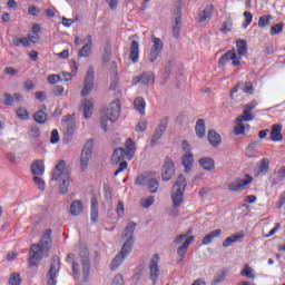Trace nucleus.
I'll return each mask as SVG.
<instances>
[{
	"label": "nucleus",
	"mask_w": 285,
	"mask_h": 285,
	"mask_svg": "<svg viewBox=\"0 0 285 285\" xmlns=\"http://www.w3.org/2000/svg\"><path fill=\"white\" fill-rule=\"evenodd\" d=\"M271 19H273V16L265 14L258 19V28H266L268 23H271Z\"/></svg>",
	"instance_id": "45"
},
{
	"label": "nucleus",
	"mask_w": 285,
	"mask_h": 285,
	"mask_svg": "<svg viewBox=\"0 0 285 285\" xmlns=\"http://www.w3.org/2000/svg\"><path fill=\"white\" fill-rule=\"evenodd\" d=\"M190 233H193V229H189L187 232V234H180L178 236L175 237L174 239V244H176V246H179V244H181V242H184V239H188V235H190Z\"/></svg>",
	"instance_id": "51"
},
{
	"label": "nucleus",
	"mask_w": 285,
	"mask_h": 285,
	"mask_svg": "<svg viewBox=\"0 0 285 285\" xmlns=\"http://www.w3.org/2000/svg\"><path fill=\"white\" fill-rule=\"evenodd\" d=\"M199 166L204 168V170H208L209 173L212 170H215V159L210 157H203L198 160Z\"/></svg>",
	"instance_id": "29"
},
{
	"label": "nucleus",
	"mask_w": 285,
	"mask_h": 285,
	"mask_svg": "<svg viewBox=\"0 0 285 285\" xmlns=\"http://www.w3.org/2000/svg\"><path fill=\"white\" fill-rule=\"evenodd\" d=\"M134 108L140 112L141 116L146 115V100L138 97L134 100Z\"/></svg>",
	"instance_id": "36"
},
{
	"label": "nucleus",
	"mask_w": 285,
	"mask_h": 285,
	"mask_svg": "<svg viewBox=\"0 0 285 285\" xmlns=\"http://www.w3.org/2000/svg\"><path fill=\"white\" fill-rule=\"evenodd\" d=\"M254 87H253V82H245L243 92H245L246 95H253L254 92Z\"/></svg>",
	"instance_id": "60"
},
{
	"label": "nucleus",
	"mask_w": 285,
	"mask_h": 285,
	"mask_svg": "<svg viewBox=\"0 0 285 285\" xmlns=\"http://www.w3.org/2000/svg\"><path fill=\"white\" fill-rule=\"evenodd\" d=\"M82 43H85V46L78 51V57H90V52H92V36H86Z\"/></svg>",
	"instance_id": "18"
},
{
	"label": "nucleus",
	"mask_w": 285,
	"mask_h": 285,
	"mask_svg": "<svg viewBox=\"0 0 285 285\" xmlns=\"http://www.w3.org/2000/svg\"><path fill=\"white\" fill-rule=\"evenodd\" d=\"M186 186H188L186 177L180 174L177 177L171 190V202L174 208H179L184 204V193L186 191Z\"/></svg>",
	"instance_id": "6"
},
{
	"label": "nucleus",
	"mask_w": 285,
	"mask_h": 285,
	"mask_svg": "<svg viewBox=\"0 0 285 285\" xmlns=\"http://www.w3.org/2000/svg\"><path fill=\"white\" fill-rule=\"evenodd\" d=\"M240 275L243 277H247L248 279H254L255 278V271L250 268V266L245 265V268L240 272Z\"/></svg>",
	"instance_id": "43"
},
{
	"label": "nucleus",
	"mask_w": 285,
	"mask_h": 285,
	"mask_svg": "<svg viewBox=\"0 0 285 285\" xmlns=\"http://www.w3.org/2000/svg\"><path fill=\"white\" fill-rule=\"evenodd\" d=\"M51 181H61L59 185L60 195L68 193L70 186V171L66 168V160H60L53 169Z\"/></svg>",
	"instance_id": "4"
},
{
	"label": "nucleus",
	"mask_w": 285,
	"mask_h": 285,
	"mask_svg": "<svg viewBox=\"0 0 285 285\" xmlns=\"http://www.w3.org/2000/svg\"><path fill=\"white\" fill-rule=\"evenodd\" d=\"M31 173L35 177H41L46 173V165L43 160H35L31 165Z\"/></svg>",
	"instance_id": "23"
},
{
	"label": "nucleus",
	"mask_w": 285,
	"mask_h": 285,
	"mask_svg": "<svg viewBox=\"0 0 285 285\" xmlns=\"http://www.w3.org/2000/svg\"><path fill=\"white\" fill-rule=\"evenodd\" d=\"M255 119V116L250 114L247 109H243V115L238 116L236 118V121H253Z\"/></svg>",
	"instance_id": "42"
},
{
	"label": "nucleus",
	"mask_w": 285,
	"mask_h": 285,
	"mask_svg": "<svg viewBox=\"0 0 285 285\" xmlns=\"http://www.w3.org/2000/svg\"><path fill=\"white\" fill-rule=\"evenodd\" d=\"M62 128H65V136L62 138V141L63 144H70V141H72V135H75V130L77 128L72 115H67L62 119Z\"/></svg>",
	"instance_id": "7"
},
{
	"label": "nucleus",
	"mask_w": 285,
	"mask_h": 285,
	"mask_svg": "<svg viewBox=\"0 0 285 285\" xmlns=\"http://www.w3.org/2000/svg\"><path fill=\"white\" fill-rule=\"evenodd\" d=\"M213 6L209 4L205 7V9L198 14V21L199 23H204L207 19H210L213 17Z\"/></svg>",
	"instance_id": "35"
},
{
	"label": "nucleus",
	"mask_w": 285,
	"mask_h": 285,
	"mask_svg": "<svg viewBox=\"0 0 285 285\" xmlns=\"http://www.w3.org/2000/svg\"><path fill=\"white\" fill-rule=\"evenodd\" d=\"M33 181L38 185L39 190H46V181L41 177L35 176Z\"/></svg>",
	"instance_id": "55"
},
{
	"label": "nucleus",
	"mask_w": 285,
	"mask_h": 285,
	"mask_svg": "<svg viewBox=\"0 0 285 285\" xmlns=\"http://www.w3.org/2000/svg\"><path fill=\"white\" fill-rule=\"evenodd\" d=\"M207 141L213 148H219L222 146V136L214 129L208 131Z\"/></svg>",
	"instance_id": "20"
},
{
	"label": "nucleus",
	"mask_w": 285,
	"mask_h": 285,
	"mask_svg": "<svg viewBox=\"0 0 285 285\" xmlns=\"http://www.w3.org/2000/svg\"><path fill=\"white\" fill-rule=\"evenodd\" d=\"M119 115H121V101L117 99L109 105L106 114L100 118V126L105 132H108V124H115Z\"/></svg>",
	"instance_id": "5"
},
{
	"label": "nucleus",
	"mask_w": 285,
	"mask_h": 285,
	"mask_svg": "<svg viewBox=\"0 0 285 285\" xmlns=\"http://www.w3.org/2000/svg\"><path fill=\"white\" fill-rule=\"evenodd\" d=\"M61 265L59 263V256H53L50 265V269L47 274V285H57V275Z\"/></svg>",
	"instance_id": "11"
},
{
	"label": "nucleus",
	"mask_w": 285,
	"mask_h": 285,
	"mask_svg": "<svg viewBox=\"0 0 285 285\" xmlns=\"http://www.w3.org/2000/svg\"><path fill=\"white\" fill-rule=\"evenodd\" d=\"M248 55V42L246 40L236 41V50L230 49L225 52L219 59V66H226L227 62L232 61V66L235 68L242 66V57Z\"/></svg>",
	"instance_id": "3"
},
{
	"label": "nucleus",
	"mask_w": 285,
	"mask_h": 285,
	"mask_svg": "<svg viewBox=\"0 0 285 285\" xmlns=\"http://www.w3.org/2000/svg\"><path fill=\"white\" fill-rule=\"evenodd\" d=\"M159 55H161V51H155V50L150 49V52H149L150 63H155V61H157V59H159Z\"/></svg>",
	"instance_id": "58"
},
{
	"label": "nucleus",
	"mask_w": 285,
	"mask_h": 285,
	"mask_svg": "<svg viewBox=\"0 0 285 285\" xmlns=\"http://www.w3.org/2000/svg\"><path fill=\"white\" fill-rule=\"evenodd\" d=\"M111 285H124V276L121 274H117L112 279Z\"/></svg>",
	"instance_id": "62"
},
{
	"label": "nucleus",
	"mask_w": 285,
	"mask_h": 285,
	"mask_svg": "<svg viewBox=\"0 0 285 285\" xmlns=\"http://www.w3.org/2000/svg\"><path fill=\"white\" fill-rule=\"evenodd\" d=\"M29 137H32L33 139H37V137H41V129H39V126H31L29 130Z\"/></svg>",
	"instance_id": "49"
},
{
	"label": "nucleus",
	"mask_w": 285,
	"mask_h": 285,
	"mask_svg": "<svg viewBox=\"0 0 285 285\" xmlns=\"http://www.w3.org/2000/svg\"><path fill=\"white\" fill-rule=\"evenodd\" d=\"M16 112L19 119H22L24 121L29 119L28 110L20 108V109H17Z\"/></svg>",
	"instance_id": "56"
},
{
	"label": "nucleus",
	"mask_w": 285,
	"mask_h": 285,
	"mask_svg": "<svg viewBox=\"0 0 285 285\" xmlns=\"http://www.w3.org/2000/svg\"><path fill=\"white\" fill-rule=\"evenodd\" d=\"M137 228V223L129 222L124 230V237H127V240L121 247L120 253L111 262V271H117L122 264L124 259L130 255L132 246L135 245V230Z\"/></svg>",
	"instance_id": "2"
},
{
	"label": "nucleus",
	"mask_w": 285,
	"mask_h": 285,
	"mask_svg": "<svg viewBox=\"0 0 285 285\" xmlns=\"http://www.w3.org/2000/svg\"><path fill=\"white\" fill-rule=\"evenodd\" d=\"M137 83H141L142 86H148V83H155V72L145 71L140 76L134 77L132 86H137Z\"/></svg>",
	"instance_id": "16"
},
{
	"label": "nucleus",
	"mask_w": 285,
	"mask_h": 285,
	"mask_svg": "<svg viewBox=\"0 0 285 285\" xmlns=\"http://www.w3.org/2000/svg\"><path fill=\"white\" fill-rule=\"evenodd\" d=\"M135 141H132L131 138H127L125 153L128 159H132V157H135Z\"/></svg>",
	"instance_id": "37"
},
{
	"label": "nucleus",
	"mask_w": 285,
	"mask_h": 285,
	"mask_svg": "<svg viewBox=\"0 0 285 285\" xmlns=\"http://www.w3.org/2000/svg\"><path fill=\"white\" fill-rule=\"evenodd\" d=\"M195 130H196V136L199 139H204V137H206V122L204 121V119H198L196 121Z\"/></svg>",
	"instance_id": "32"
},
{
	"label": "nucleus",
	"mask_w": 285,
	"mask_h": 285,
	"mask_svg": "<svg viewBox=\"0 0 285 285\" xmlns=\"http://www.w3.org/2000/svg\"><path fill=\"white\" fill-rule=\"evenodd\" d=\"M90 253L88 252V248H82L79 252V257L81 259V264H82V273L85 275V277H88V275H90Z\"/></svg>",
	"instance_id": "17"
},
{
	"label": "nucleus",
	"mask_w": 285,
	"mask_h": 285,
	"mask_svg": "<svg viewBox=\"0 0 285 285\" xmlns=\"http://www.w3.org/2000/svg\"><path fill=\"white\" fill-rule=\"evenodd\" d=\"M148 190L151 194H155L159 190V181L155 178H148L147 180Z\"/></svg>",
	"instance_id": "40"
},
{
	"label": "nucleus",
	"mask_w": 285,
	"mask_h": 285,
	"mask_svg": "<svg viewBox=\"0 0 285 285\" xmlns=\"http://www.w3.org/2000/svg\"><path fill=\"white\" fill-rule=\"evenodd\" d=\"M250 128V125H245L244 121H236V126L234 128L235 135H244L246 130Z\"/></svg>",
	"instance_id": "39"
},
{
	"label": "nucleus",
	"mask_w": 285,
	"mask_h": 285,
	"mask_svg": "<svg viewBox=\"0 0 285 285\" xmlns=\"http://www.w3.org/2000/svg\"><path fill=\"white\" fill-rule=\"evenodd\" d=\"M66 262H68V264H72L73 275H79V263L75 262V254L69 253L67 255Z\"/></svg>",
	"instance_id": "38"
},
{
	"label": "nucleus",
	"mask_w": 285,
	"mask_h": 285,
	"mask_svg": "<svg viewBox=\"0 0 285 285\" xmlns=\"http://www.w3.org/2000/svg\"><path fill=\"white\" fill-rule=\"evenodd\" d=\"M146 128H148V121L142 120L136 125L135 130L136 132H145Z\"/></svg>",
	"instance_id": "53"
},
{
	"label": "nucleus",
	"mask_w": 285,
	"mask_h": 285,
	"mask_svg": "<svg viewBox=\"0 0 285 285\" xmlns=\"http://www.w3.org/2000/svg\"><path fill=\"white\" fill-rule=\"evenodd\" d=\"M126 157V149L117 148L111 156V164L117 166Z\"/></svg>",
	"instance_id": "33"
},
{
	"label": "nucleus",
	"mask_w": 285,
	"mask_h": 285,
	"mask_svg": "<svg viewBox=\"0 0 285 285\" xmlns=\"http://www.w3.org/2000/svg\"><path fill=\"white\" fill-rule=\"evenodd\" d=\"M129 59L132 63L139 61V41L134 40L130 45Z\"/></svg>",
	"instance_id": "25"
},
{
	"label": "nucleus",
	"mask_w": 285,
	"mask_h": 285,
	"mask_svg": "<svg viewBox=\"0 0 285 285\" xmlns=\"http://www.w3.org/2000/svg\"><path fill=\"white\" fill-rule=\"evenodd\" d=\"M161 258L159 254H155L149 261V279L153 282V285H156L159 282V263Z\"/></svg>",
	"instance_id": "10"
},
{
	"label": "nucleus",
	"mask_w": 285,
	"mask_h": 285,
	"mask_svg": "<svg viewBox=\"0 0 285 285\" xmlns=\"http://www.w3.org/2000/svg\"><path fill=\"white\" fill-rule=\"evenodd\" d=\"M174 176H175V163L169 157H166L161 168V179L163 181H170Z\"/></svg>",
	"instance_id": "13"
},
{
	"label": "nucleus",
	"mask_w": 285,
	"mask_h": 285,
	"mask_svg": "<svg viewBox=\"0 0 285 285\" xmlns=\"http://www.w3.org/2000/svg\"><path fill=\"white\" fill-rule=\"evenodd\" d=\"M284 30V23L279 22L271 27L269 35L275 37V35H279Z\"/></svg>",
	"instance_id": "44"
},
{
	"label": "nucleus",
	"mask_w": 285,
	"mask_h": 285,
	"mask_svg": "<svg viewBox=\"0 0 285 285\" xmlns=\"http://www.w3.org/2000/svg\"><path fill=\"white\" fill-rule=\"evenodd\" d=\"M51 235L52 229H46L42 239L39 243L31 245L28 259L30 268L39 266V262H41L43 257L50 255V249L52 248Z\"/></svg>",
	"instance_id": "1"
},
{
	"label": "nucleus",
	"mask_w": 285,
	"mask_h": 285,
	"mask_svg": "<svg viewBox=\"0 0 285 285\" xmlns=\"http://www.w3.org/2000/svg\"><path fill=\"white\" fill-rule=\"evenodd\" d=\"M271 139L272 141H282L284 139L282 136V125L275 124L272 126Z\"/></svg>",
	"instance_id": "30"
},
{
	"label": "nucleus",
	"mask_w": 285,
	"mask_h": 285,
	"mask_svg": "<svg viewBox=\"0 0 285 285\" xmlns=\"http://www.w3.org/2000/svg\"><path fill=\"white\" fill-rule=\"evenodd\" d=\"M50 141H51V144H59V131L57 129H53L51 131Z\"/></svg>",
	"instance_id": "63"
},
{
	"label": "nucleus",
	"mask_w": 285,
	"mask_h": 285,
	"mask_svg": "<svg viewBox=\"0 0 285 285\" xmlns=\"http://www.w3.org/2000/svg\"><path fill=\"white\" fill-rule=\"evenodd\" d=\"M167 128H168V119L164 118L160 120L154 135L151 136L150 146L157 145V141H159V139L164 137V132H166Z\"/></svg>",
	"instance_id": "15"
},
{
	"label": "nucleus",
	"mask_w": 285,
	"mask_h": 285,
	"mask_svg": "<svg viewBox=\"0 0 285 285\" xmlns=\"http://www.w3.org/2000/svg\"><path fill=\"white\" fill-rule=\"evenodd\" d=\"M246 179L243 178H237L235 181L230 183L227 188L232 193H239V190H244L246 186L249 184H253V176L250 175H245Z\"/></svg>",
	"instance_id": "14"
},
{
	"label": "nucleus",
	"mask_w": 285,
	"mask_h": 285,
	"mask_svg": "<svg viewBox=\"0 0 285 285\" xmlns=\"http://www.w3.org/2000/svg\"><path fill=\"white\" fill-rule=\"evenodd\" d=\"M46 110H48V108L46 105H42L40 106V109L33 114V119L37 124H46V121H48V114H46Z\"/></svg>",
	"instance_id": "26"
},
{
	"label": "nucleus",
	"mask_w": 285,
	"mask_h": 285,
	"mask_svg": "<svg viewBox=\"0 0 285 285\" xmlns=\"http://www.w3.org/2000/svg\"><path fill=\"white\" fill-rule=\"evenodd\" d=\"M155 204V196H148L147 198L141 199L142 208H150Z\"/></svg>",
	"instance_id": "50"
},
{
	"label": "nucleus",
	"mask_w": 285,
	"mask_h": 285,
	"mask_svg": "<svg viewBox=\"0 0 285 285\" xmlns=\"http://www.w3.org/2000/svg\"><path fill=\"white\" fill-rule=\"evenodd\" d=\"M173 19V37L179 39V35L181 33V0H177L176 2Z\"/></svg>",
	"instance_id": "9"
},
{
	"label": "nucleus",
	"mask_w": 285,
	"mask_h": 285,
	"mask_svg": "<svg viewBox=\"0 0 285 285\" xmlns=\"http://www.w3.org/2000/svg\"><path fill=\"white\" fill-rule=\"evenodd\" d=\"M257 177H264V175L268 174V170H271V160L268 158H263L257 164Z\"/></svg>",
	"instance_id": "22"
},
{
	"label": "nucleus",
	"mask_w": 285,
	"mask_h": 285,
	"mask_svg": "<svg viewBox=\"0 0 285 285\" xmlns=\"http://www.w3.org/2000/svg\"><path fill=\"white\" fill-rule=\"evenodd\" d=\"M52 92L56 97H61V95H63V86L57 85L56 87H53Z\"/></svg>",
	"instance_id": "64"
},
{
	"label": "nucleus",
	"mask_w": 285,
	"mask_h": 285,
	"mask_svg": "<svg viewBox=\"0 0 285 285\" xmlns=\"http://www.w3.org/2000/svg\"><path fill=\"white\" fill-rule=\"evenodd\" d=\"M81 108L83 111V119H90L92 117L94 106L90 100H82Z\"/></svg>",
	"instance_id": "34"
},
{
	"label": "nucleus",
	"mask_w": 285,
	"mask_h": 285,
	"mask_svg": "<svg viewBox=\"0 0 285 285\" xmlns=\"http://www.w3.org/2000/svg\"><path fill=\"white\" fill-rule=\"evenodd\" d=\"M148 179H149V177L141 176V177L136 178L135 184L137 186H147L148 185Z\"/></svg>",
	"instance_id": "59"
},
{
	"label": "nucleus",
	"mask_w": 285,
	"mask_h": 285,
	"mask_svg": "<svg viewBox=\"0 0 285 285\" xmlns=\"http://www.w3.org/2000/svg\"><path fill=\"white\" fill-rule=\"evenodd\" d=\"M245 234L244 232H238L229 237H227L223 242V248H228V246H233V244H236V242H240V239H244Z\"/></svg>",
	"instance_id": "24"
},
{
	"label": "nucleus",
	"mask_w": 285,
	"mask_h": 285,
	"mask_svg": "<svg viewBox=\"0 0 285 285\" xmlns=\"http://www.w3.org/2000/svg\"><path fill=\"white\" fill-rule=\"evenodd\" d=\"M222 236V229H214L210 233H208L207 235H205L203 237V246H208V244H213V239H217V237Z\"/></svg>",
	"instance_id": "28"
},
{
	"label": "nucleus",
	"mask_w": 285,
	"mask_h": 285,
	"mask_svg": "<svg viewBox=\"0 0 285 285\" xmlns=\"http://www.w3.org/2000/svg\"><path fill=\"white\" fill-rule=\"evenodd\" d=\"M70 213L73 217H77L83 213V202L73 200L70 205Z\"/></svg>",
	"instance_id": "31"
},
{
	"label": "nucleus",
	"mask_w": 285,
	"mask_h": 285,
	"mask_svg": "<svg viewBox=\"0 0 285 285\" xmlns=\"http://www.w3.org/2000/svg\"><path fill=\"white\" fill-rule=\"evenodd\" d=\"M233 28V20L228 19L227 21L223 22L220 32H230Z\"/></svg>",
	"instance_id": "54"
},
{
	"label": "nucleus",
	"mask_w": 285,
	"mask_h": 285,
	"mask_svg": "<svg viewBox=\"0 0 285 285\" xmlns=\"http://www.w3.org/2000/svg\"><path fill=\"white\" fill-rule=\"evenodd\" d=\"M61 75H49L47 77V81L48 83H50L51 86H55L56 83H59V81H61Z\"/></svg>",
	"instance_id": "52"
},
{
	"label": "nucleus",
	"mask_w": 285,
	"mask_h": 285,
	"mask_svg": "<svg viewBox=\"0 0 285 285\" xmlns=\"http://www.w3.org/2000/svg\"><path fill=\"white\" fill-rule=\"evenodd\" d=\"M243 17L245 18V20L243 22V28H244V30H246V28H248V26H250V23H253V13L245 11L243 13Z\"/></svg>",
	"instance_id": "47"
},
{
	"label": "nucleus",
	"mask_w": 285,
	"mask_h": 285,
	"mask_svg": "<svg viewBox=\"0 0 285 285\" xmlns=\"http://www.w3.org/2000/svg\"><path fill=\"white\" fill-rule=\"evenodd\" d=\"M226 279V272H222V274H218L217 276L214 277V281L212 285H217L222 284Z\"/></svg>",
	"instance_id": "57"
},
{
	"label": "nucleus",
	"mask_w": 285,
	"mask_h": 285,
	"mask_svg": "<svg viewBox=\"0 0 285 285\" xmlns=\"http://www.w3.org/2000/svg\"><path fill=\"white\" fill-rule=\"evenodd\" d=\"M151 41H153V46L150 50L157 51V52H161V50H164V42L161 41V39L153 36L151 37Z\"/></svg>",
	"instance_id": "41"
},
{
	"label": "nucleus",
	"mask_w": 285,
	"mask_h": 285,
	"mask_svg": "<svg viewBox=\"0 0 285 285\" xmlns=\"http://www.w3.org/2000/svg\"><path fill=\"white\" fill-rule=\"evenodd\" d=\"M95 86V68L90 67L85 76L83 87L80 92L81 97H88L89 92H92Z\"/></svg>",
	"instance_id": "12"
},
{
	"label": "nucleus",
	"mask_w": 285,
	"mask_h": 285,
	"mask_svg": "<svg viewBox=\"0 0 285 285\" xmlns=\"http://www.w3.org/2000/svg\"><path fill=\"white\" fill-rule=\"evenodd\" d=\"M181 164L185 168V173H189L193 169V164H195V158L191 153H186L181 157Z\"/></svg>",
	"instance_id": "27"
},
{
	"label": "nucleus",
	"mask_w": 285,
	"mask_h": 285,
	"mask_svg": "<svg viewBox=\"0 0 285 285\" xmlns=\"http://www.w3.org/2000/svg\"><path fill=\"white\" fill-rule=\"evenodd\" d=\"M92 148H95V141L92 139H88L82 147V151L80 155L81 170H86V168H88V164L90 163V158L92 157Z\"/></svg>",
	"instance_id": "8"
},
{
	"label": "nucleus",
	"mask_w": 285,
	"mask_h": 285,
	"mask_svg": "<svg viewBox=\"0 0 285 285\" xmlns=\"http://www.w3.org/2000/svg\"><path fill=\"white\" fill-rule=\"evenodd\" d=\"M99 200L97 199V196H94L91 198V209H90V219L92 224H97L99 222Z\"/></svg>",
	"instance_id": "21"
},
{
	"label": "nucleus",
	"mask_w": 285,
	"mask_h": 285,
	"mask_svg": "<svg viewBox=\"0 0 285 285\" xmlns=\"http://www.w3.org/2000/svg\"><path fill=\"white\" fill-rule=\"evenodd\" d=\"M195 239V236H189L178 248H177V255L180 257V259L177 261V264H181L184 262V257L186 256V253H188V248L190 247V244H193V240Z\"/></svg>",
	"instance_id": "19"
},
{
	"label": "nucleus",
	"mask_w": 285,
	"mask_h": 285,
	"mask_svg": "<svg viewBox=\"0 0 285 285\" xmlns=\"http://www.w3.org/2000/svg\"><path fill=\"white\" fill-rule=\"evenodd\" d=\"M20 45H23L24 48H30V40H29V38H26V37H23V38H16L13 40V46L19 47Z\"/></svg>",
	"instance_id": "46"
},
{
	"label": "nucleus",
	"mask_w": 285,
	"mask_h": 285,
	"mask_svg": "<svg viewBox=\"0 0 285 285\" xmlns=\"http://www.w3.org/2000/svg\"><path fill=\"white\" fill-rule=\"evenodd\" d=\"M4 98V106H12V104H14V98L10 95V94H4L3 95Z\"/></svg>",
	"instance_id": "61"
},
{
	"label": "nucleus",
	"mask_w": 285,
	"mask_h": 285,
	"mask_svg": "<svg viewBox=\"0 0 285 285\" xmlns=\"http://www.w3.org/2000/svg\"><path fill=\"white\" fill-rule=\"evenodd\" d=\"M9 285H21V275L19 273H12L9 277Z\"/></svg>",
	"instance_id": "48"
}]
</instances>
